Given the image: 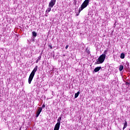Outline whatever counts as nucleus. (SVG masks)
<instances>
[{
  "mask_svg": "<svg viewBox=\"0 0 130 130\" xmlns=\"http://www.w3.org/2000/svg\"><path fill=\"white\" fill-rule=\"evenodd\" d=\"M108 51L106 50H105L104 53L100 56L97 60L98 64H99L100 63H103V62H104V60H105V58H106V55L107 54Z\"/></svg>",
  "mask_w": 130,
  "mask_h": 130,
  "instance_id": "obj_1",
  "label": "nucleus"
},
{
  "mask_svg": "<svg viewBox=\"0 0 130 130\" xmlns=\"http://www.w3.org/2000/svg\"><path fill=\"white\" fill-rule=\"evenodd\" d=\"M38 69V66H36L31 73H30L29 78H28V84H31V82H32V80H33V78H34V76H35V73L37 72V70Z\"/></svg>",
  "mask_w": 130,
  "mask_h": 130,
  "instance_id": "obj_2",
  "label": "nucleus"
},
{
  "mask_svg": "<svg viewBox=\"0 0 130 130\" xmlns=\"http://www.w3.org/2000/svg\"><path fill=\"white\" fill-rule=\"evenodd\" d=\"M55 3H56V0H51L50 2L49 3V8H48L46 11V14H48V13L51 11V9L54 6Z\"/></svg>",
  "mask_w": 130,
  "mask_h": 130,
  "instance_id": "obj_3",
  "label": "nucleus"
},
{
  "mask_svg": "<svg viewBox=\"0 0 130 130\" xmlns=\"http://www.w3.org/2000/svg\"><path fill=\"white\" fill-rule=\"evenodd\" d=\"M89 5V0H85L83 4L81 5V7L79 9V13L81 12V11H83L85 8H87Z\"/></svg>",
  "mask_w": 130,
  "mask_h": 130,
  "instance_id": "obj_4",
  "label": "nucleus"
},
{
  "mask_svg": "<svg viewBox=\"0 0 130 130\" xmlns=\"http://www.w3.org/2000/svg\"><path fill=\"white\" fill-rule=\"evenodd\" d=\"M60 121H61V117H59L57 119V122L54 128L55 129L59 130V127H60Z\"/></svg>",
  "mask_w": 130,
  "mask_h": 130,
  "instance_id": "obj_5",
  "label": "nucleus"
},
{
  "mask_svg": "<svg viewBox=\"0 0 130 130\" xmlns=\"http://www.w3.org/2000/svg\"><path fill=\"white\" fill-rule=\"evenodd\" d=\"M42 111V108L39 107L36 113V117H38Z\"/></svg>",
  "mask_w": 130,
  "mask_h": 130,
  "instance_id": "obj_6",
  "label": "nucleus"
},
{
  "mask_svg": "<svg viewBox=\"0 0 130 130\" xmlns=\"http://www.w3.org/2000/svg\"><path fill=\"white\" fill-rule=\"evenodd\" d=\"M101 70V67H98L94 69V72L95 73H97V72H99Z\"/></svg>",
  "mask_w": 130,
  "mask_h": 130,
  "instance_id": "obj_7",
  "label": "nucleus"
},
{
  "mask_svg": "<svg viewBox=\"0 0 130 130\" xmlns=\"http://www.w3.org/2000/svg\"><path fill=\"white\" fill-rule=\"evenodd\" d=\"M79 95H80V91H78L77 93L75 94V98H78Z\"/></svg>",
  "mask_w": 130,
  "mask_h": 130,
  "instance_id": "obj_8",
  "label": "nucleus"
},
{
  "mask_svg": "<svg viewBox=\"0 0 130 130\" xmlns=\"http://www.w3.org/2000/svg\"><path fill=\"white\" fill-rule=\"evenodd\" d=\"M126 126H127V122H126V121H125L123 129H124V128H126Z\"/></svg>",
  "mask_w": 130,
  "mask_h": 130,
  "instance_id": "obj_9",
  "label": "nucleus"
},
{
  "mask_svg": "<svg viewBox=\"0 0 130 130\" xmlns=\"http://www.w3.org/2000/svg\"><path fill=\"white\" fill-rule=\"evenodd\" d=\"M123 70V66L122 65H120L119 68V70L120 72H121Z\"/></svg>",
  "mask_w": 130,
  "mask_h": 130,
  "instance_id": "obj_10",
  "label": "nucleus"
},
{
  "mask_svg": "<svg viewBox=\"0 0 130 130\" xmlns=\"http://www.w3.org/2000/svg\"><path fill=\"white\" fill-rule=\"evenodd\" d=\"M32 36H34V37H36V36H37V34L35 31H32Z\"/></svg>",
  "mask_w": 130,
  "mask_h": 130,
  "instance_id": "obj_11",
  "label": "nucleus"
},
{
  "mask_svg": "<svg viewBox=\"0 0 130 130\" xmlns=\"http://www.w3.org/2000/svg\"><path fill=\"white\" fill-rule=\"evenodd\" d=\"M124 56H125L124 53H122L120 55V58L123 59L124 58Z\"/></svg>",
  "mask_w": 130,
  "mask_h": 130,
  "instance_id": "obj_12",
  "label": "nucleus"
},
{
  "mask_svg": "<svg viewBox=\"0 0 130 130\" xmlns=\"http://www.w3.org/2000/svg\"><path fill=\"white\" fill-rule=\"evenodd\" d=\"M40 59H41V56H39L38 57V59H37V60L36 63H38V61H39V60H40Z\"/></svg>",
  "mask_w": 130,
  "mask_h": 130,
  "instance_id": "obj_13",
  "label": "nucleus"
},
{
  "mask_svg": "<svg viewBox=\"0 0 130 130\" xmlns=\"http://www.w3.org/2000/svg\"><path fill=\"white\" fill-rule=\"evenodd\" d=\"M42 108H45V105L43 104L42 105Z\"/></svg>",
  "mask_w": 130,
  "mask_h": 130,
  "instance_id": "obj_14",
  "label": "nucleus"
},
{
  "mask_svg": "<svg viewBox=\"0 0 130 130\" xmlns=\"http://www.w3.org/2000/svg\"><path fill=\"white\" fill-rule=\"evenodd\" d=\"M68 48H69V45L66 46V49H68Z\"/></svg>",
  "mask_w": 130,
  "mask_h": 130,
  "instance_id": "obj_15",
  "label": "nucleus"
},
{
  "mask_svg": "<svg viewBox=\"0 0 130 130\" xmlns=\"http://www.w3.org/2000/svg\"><path fill=\"white\" fill-rule=\"evenodd\" d=\"M87 53H88V54H89V53H90V51L87 50Z\"/></svg>",
  "mask_w": 130,
  "mask_h": 130,
  "instance_id": "obj_16",
  "label": "nucleus"
},
{
  "mask_svg": "<svg viewBox=\"0 0 130 130\" xmlns=\"http://www.w3.org/2000/svg\"><path fill=\"white\" fill-rule=\"evenodd\" d=\"M52 46H51V49H52Z\"/></svg>",
  "mask_w": 130,
  "mask_h": 130,
  "instance_id": "obj_17",
  "label": "nucleus"
}]
</instances>
